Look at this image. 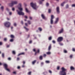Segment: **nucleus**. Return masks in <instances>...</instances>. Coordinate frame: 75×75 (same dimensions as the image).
<instances>
[{"label":"nucleus","instance_id":"f257e3e1","mask_svg":"<svg viewBox=\"0 0 75 75\" xmlns=\"http://www.w3.org/2000/svg\"><path fill=\"white\" fill-rule=\"evenodd\" d=\"M18 6L20 7L18 8V9L20 10V11H18L17 10L18 14H19V15H22V16H24V13L22 12V11H23V8H21V4H19Z\"/></svg>","mask_w":75,"mask_h":75},{"label":"nucleus","instance_id":"f03ea898","mask_svg":"<svg viewBox=\"0 0 75 75\" xmlns=\"http://www.w3.org/2000/svg\"><path fill=\"white\" fill-rule=\"evenodd\" d=\"M61 69L62 71H60L59 74L60 75H67V72H65L67 70L64 67H62Z\"/></svg>","mask_w":75,"mask_h":75},{"label":"nucleus","instance_id":"7ed1b4c3","mask_svg":"<svg viewBox=\"0 0 75 75\" xmlns=\"http://www.w3.org/2000/svg\"><path fill=\"white\" fill-rule=\"evenodd\" d=\"M11 3L9 4V5L10 7H13L14 4H17V1H12Z\"/></svg>","mask_w":75,"mask_h":75},{"label":"nucleus","instance_id":"20e7f679","mask_svg":"<svg viewBox=\"0 0 75 75\" xmlns=\"http://www.w3.org/2000/svg\"><path fill=\"white\" fill-rule=\"evenodd\" d=\"M4 25L6 27H7V28H8L10 26V25H11V23L8 22H6L4 23Z\"/></svg>","mask_w":75,"mask_h":75},{"label":"nucleus","instance_id":"39448f33","mask_svg":"<svg viewBox=\"0 0 75 75\" xmlns=\"http://www.w3.org/2000/svg\"><path fill=\"white\" fill-rule=\"evenodd\" d=\"M3 66L4 67L5 69L6 70V71H8V72H10V69H7V68L8 67V66H7V64H3Z\"/></svg>","mask_w":75,"mask_h":75},{"label":"nucleus","instance_id":"423d86ee","mask_svg":"<svg viewBox=\"0 0 75 75\" xmlns=\"http://www.w3.org/2000/svg\"><path fill=\"white\" fill-rule=\"evenodd\" d=\"M30 5L33 8V9H34V10H36V4H34L33 3H30Z\"/></svg>","mask_w":75,"mask_h":75},{"label":"nucleus","instance_id":"0eeeda50","mask_svg":"<svg viewBox=\"0 0 75 75\" xmlns=\"http://www.w3.org/2000/svg\"><path fill=\"white\" fill-rule=\"evenodd\" d=\"M63 38L62 37H59L57 39V41L58 42H61L62 41H63Z\"/></svg>","mask_w":75,"mask_h":75},{"label":"nucleus","instance_id":"6e6552de","mask_svg":"<svg viewBox=\"0 0 75 75\" xmlns=\"http://www.w3.org/2000/svg\"><path fill=\"white\" fill-rule=\"evenodd\" d=\"M33 52H35V55H37V53H39L40 52V50L38 49L37 50V51L36 52V50L35 49H34L33 50Z\"/></svg>","mask_w":75,"mask_h":75},{"label":"nucleus","instance_id":"1a4fd4ad","mask_svg":"<svg viewBox=\"0 0 75 75\" xmlns=\"http://www.w3.org/2000/svg\"><path fill=\"white\" fill-rule=\"evenodd\" d=\"M54 18V16L53 15L51 16V19L50 20V23L51 24H53V19Z\"/></svg>","mask_w":75,"mask_h":75},{"label":"nucleus","instance_id":"9d476101","mask_svg":"<svg viewBox=\"0 0 75 75\" xmlns=\"http://www.w3.org/2000/svg\"><path fill=\"white\" fill-rule=\"evenodd\" d=\"M41 17H42V18L43 19H44V20H46L47 18L45 17V16H44V15L43 14H42L41 15Z\"/></svg>","mask_w":75,"mask_h":75},{"label":"nucleus","instance_id":"9b49d317","mask_svg":"<svg viewBox=\"0 0 75 75\" xmlns=\"http://www.w3.org/2000/svg\"><path fill=\"white\" fill-rule=\"evenodd\" d=\"M56 11L57 14L59 13V7H57L56 8Z\"/></svg>","mask_w":75,"mask_h":75},{"label":"nucleus","instance_id":"f8f14e48","mask_svg":"<svg viewBox=\"0 0 75 75\" xmlns=\"http://www.w3.org/2000/svg\"><path fill=\"white\" fill-rule=\"evenodd\" d=\"M64 31V29L63 28H62L60 30H59V34H61L63 33Z\"/></svg>","mask_w":75,"mask_h":75},{"label":"nucleus","instance_id":"ddd939ff","mask_svg":"<svg viewBox=\"0 0 75 75\" xmlns=\"http://www.w3.org/2000/svg\"><path fill=\"white\" fill-rule=\"evenodd\" d=\"M59 20V19L58 18H56V21L54 22V23L55 24H57V23H58V21Z\"/></svg>","mask_w":75,"mask_h":75},{"label":"nucleus","instance_id":"4468645a","mask_svg":"<svg viewBox=\"0 0 75 75\" xmlns=\"http://www.w3.org/2000/svg\"><path fill=\"white\" fill-rule=\"evenodd\" d=\"M51 48V45H50L48 48V51H50V50Z\"/></svg>","mask_w":75,"mask_h":75},{"label":"nucleus","instance_id":"2eb2a0df","mask_svg":"<svg viewBox=\"0 0 75 75\" xmlns=\"http://www.w3.org/2000/svg\"><path fill=\"white\" fill-rule=\"evenodd\" d=\"M36 61H37L36 60H34L32 62V64H33V65H34V64H35V62H36Z\"/></svg>","mask_w":75,"mask_h":75},{"label":"nucleus","instance_id":"dca6fc26","mask_svg":"<svg viewBox=\"0 0 75 75\" xmlns=\"http://www.w3.org/2000/svg\"><path fill=\"white\" fill-rule=\"evenodd\" d=\"M70 69L71 70H74V69H75V68L73 67H72V66H71L70 67Z\"/></svg>","mask_w":75,"mask_h":75},{"label":"nucleus","instance_id":"f3484780","mask_svg":"<svg viewBox=\"0 0 75 75\" xmlns=\"http://www.w3.org/2000/svg\"><path fill=\"white\" fill-rule=\"evenodd\" d=\"M65 2H64L63 3H62L61 4V6H62V7H63V6H64V4H65Z\"/></svg>","mask_w":75,"mask_h":75},{"label":"nucleus","instance_id":"a211bd4d","mask_svg":"<svg viewBox=\"0 0 75 75\" xmlns=\"http://www.w3.org/2000/svg\"><path fill=\"white\" fill-rule=\"evenodd\" d=\"M24 52H23V53H20L19 54H18V57L19 56H20V55H24Z\"/></svg>","mask_w":75,"mask_h":75},{"label":"nucleus","instance_id":"6ab92c4d","mask_svg":"<svg viewBox=\"0 0 75 75\" xmlns=\"http://www.w3.org/2000/svg\"><path fill=\"white\" fill-rule=\"evenodd\" d=\"M39 59L40 60H42V56H40V57Z\"/></svg>","mask_w":75,"mask_h":75},{"label":"nucleus","instance_id":"aec40b11","mask_svg":"<svg viewBox=\"0 0 75 75\" xmlns=\"http://www.w3.org/2000/svg\"><path fill=\"white\" fill-rule=\"evenodd\" d=\"M25 11H26V12H27V13H28V12H29L28 10V9H27V8H25Z\"/></svg>","mask_w":75,"mask_h":75},{"label":"nucleus","instance_id":"412c9836","mask_svg":"<svg viewBox=\"0 0 75 75\" xmlns=\"http://www.w3.org/2000/svg\"><path fill=\"white\" fill-rule=\"evenodd\" d=\"M28 24H29V25H30V24H31V21H28Z\"/></svg>","mask_w":75,"mask_h":75},{"label":"nucleus","instance_id":"4be33fe9","mask_svg":"<svg viewBox=\"0 0 75 75\" xmlns=\"http://www.w3.org/2000/svg\"><path fill=\"white\" fill-rule=\"evenodd\" d=\"M38 29L40 31H42V28H39Z\"/></svg>","mask_w":75,"mask_h":75},{"label":"nucleus","instance_id":"5701e85b","mask_svg":"<svg viewBox=\"0 0 75 75\" xmlns=\"http://www.w3.org/2000/svg\"><path fill=\"white\" fill-rule=\"evenodd\" d=\"M48 40H52V37H49Z\"/></svg>","mask_w":75,"mask_h":75},{"label":"nucleus","instance_id":"b1692460","mask_svg":"<svg viewBox=\"0 0 75 75\" xmlns=\"http://www.w3.org/2000/svg\"><path fill=\"white\" fill-rule=\"evenodd\" d=\"M46 53L47 55H50V54H51V52H47Z\"/></svg>","mask_w":75,"mask_h":75},{"label":"nucleus","instance_id":"393cba45","mask_svg":"<svg viewBox=\"0 0 75 75\" xmlns=\"http://www.w3.org/2000/svg\"><path fill=\"white\" fill-rule=\"evenodd\" d=\"M50 62L49 61H45V63L47 64H49Z\"/></svg>","mask_w":75,"mask_h":75},{"label":"nucleus","instance_id":"a878e982","mask_svg":"<svg viewBox=\"0 0 75 75\" xmlns=\"http://www.w3.org/2000/svg\"><path fill=\"white\" fill-rule=\"evenodd\" d=\"M11 37L12 38H14V35H11Z\"/></svg>","mask_w":75,"mask_h":75},{"label":"nucleus","instance_id":"bb28decb","mask_svg":"<svg viewBox=\"0 0 75 75\" xmlns=\"http://www.w3.org/2000/svg\"><path fill=\"white\" fill-rule=\"evenodd\" d=\"M1 9L2 11H3V9H4V7L1 6Z\"/></svg>","mask_w":75,"mask_h":75},{"label":"nucleus","instance_id":"cd10ccee","mask_svg":"<svg viewBox=\"0 0 75 75\" xmlns=\"http://www.w3.org/2000/svg\"><path fill=\"white\" fill-rule=\"evenodd\" d=\"M28 75H30L31 74V72L30 71L28 72Z\"/></svg>","mask_w":75,"mask_h":75},{"label":"nucleus","instance_id":"c85d7f7f","mask_svg":"<svg viewBox=\"0 0 75 75\" xmlns=\"http://www.w3.org/2000/svg\"><path fill=\"white\" fill-rule=\"evenodd\" d=\"M12 54H13L14 55H15L16 54V52L15 51H12Z\"/></svg>","mask_w":75,"mask_h":75},{"label":"nucleus","instance_id":"c756f323","mask_svg":"<svg viewBox=\"0 0 75 75\" xmlns=\"http://www.w3.org/2000/svg\"><path fill=\"white\" fill-rule=\"evenodd\" d=\"M24 28H25V30H27V31H28V30H29L28 29L26 28V27H24Z\"/></svg>","mask_w":75,"mask_h":75},{"label":"nucleus","instance_id":"7c9ffc66","mask_svg":"<svg viewBox=\"0 0 75 75\" xmlns=\"http://www.w3.org/2000/svg\"><path fill=\"white\" fill-rule=\"evenodd\" d=\"M49 73H50V74H51L52 73V71L50 70H49Z\"/></svg>","mask_w":75,"mask_h":75},{"label":"nucleus","instance_id":"2f4dec72","mask_svg":"<svg viewBox=\"0 0 75 75\" xmlns=\"http://www.w3.org/2000/svg\"><path fill=\"white\" fill-rule=\"evenodd\" d=\"M2 57L3 58H4V53L2 54Z\"/></svg>","mask_w":75,"mask_h":75},{"label":"nucleus","instance_id":"473e14b6","mask_svg":"<svg viewBox=\"0 0 75 75\" xmlns=\"http://www.w3.org/2000/svg\"><path fill=\"white\" fill-rule=\"evenodd\" d=\"M42 1H39V4H42Z\"/></svg>","mask_w":75,"mask_h":75},{"label":"nucleus","instance_id":"72a5a7b5","mask_svg":"<svg viewBox=\"0 0 75 75\" xmlns=\"http://www.w3.org/2000/svg\"><path fill=\"white\" fill-rule=\"evenodd\" d=\"M64 53H67V51L66 50H64Z\"/></svg>","mask_w":75,"mask_h":75},{"label":"nucleus","instance_id":"f704fd0d","mask_svg":"<svg viewBox=\"0 0 75 75\" xmlns=\"http://www.w3.org/2000/svg\"><path fill=\"white\" fill-rule=\"evenodd\" d=\"M46 6L47 7L48 6H49V4H48V3H47L46 4Z\"/></svg>","mask_w":75,"mask_h":75},{"label":"nucleus","instance_id":"c9c22d12","mask_svg":"<svg viewBox=\"0 0 75 75\" xmlns=\"http://www.w3.org/2000/svg\"><path fill=\"white\" fill-rule=\"evenodd\" d=\"M8 60H9V61L11 60V59L10 57H9L8 58Z\"/></svg>","mask_w":75,"mask_h":75},{"label":"nucleus","instance_id":"e433bc0d","mask_svg":"<svg viewBox=\"0 0 75 75\" xmlns=\"http://www.w3.org/2000/svg\"><path fill=\"white\" fill-rule=\"evenodd\" d=\"M51 9H49L48 10V12L49 13H51Z\"/></svg>","mask_w":75,"mask_h":75},{"label":"nucleus","instance_id":"4c0bfd02","mask_svg":"<svg viewBox=\"0 0 75 75\" xmlns=\"http://www.w3.org/2000/svg\"><path fill=\"white\" fill-rule=\"evenodd\" d=\"M46 56H47V55H46L45 54H43V57H46Z\"/></svg>","mask_w":75,"mask_h":75},{"label":"nucleus","instance_id":"58836bf2","mask_svg":"<svg viewBox=\"0 0 75 75\" xmlns=\"http://www.w3.org/2000/svg\"><path fill=\"white\" fill-rule=\"evenodd\" d=\"M59 44L60 45H63V44L61 43H59Z\"/></svg>","mask_w":75,"mask_h":75},{"label":"nucleus","instance_id":"ea45409f","mask_svg":"<svg viewBox=\"0 0 75 75\" xmlns=\"http://www.w3.org/2000/svg\"><path fill=\"white\" fill-rule=\"evenodd\" d=\"M72 51H74V52H75V49L74 48H72Z\"/></svg>","mask_w":75,"mask_h":75},{"label":"nucleus","instance_id":"a19ab883","mask_svg":"<svg viewBox=\"0 0 75 75\" xmlns=\"http://www.w3.org/2000/svg\"><path fill=\"white\" fill-rule=\"evenodd\" d=\"M70 58H72V55H70Z\"/></svg>","mask_w":75,"mask_h":75},{"label":"nucleus","instance_id":"79ce46f5","mask_svg":"<svg viewBox=\"0 0 75 75\" xmlns=\"http://www.w3.org/2000/svg\"><path fill=\"white\" fill-rule=\"evenodd\" d=\"M13 39H11L10 40V42H13Z\"/></svg>","mask_w":75,"mask_h":75},{"label":"nucleus","instance_id":"37998d69","mask_svg":"<svg viewBox=\"0 0 75 75\" xmlns=\"http://www.w3.org/2000/svg\"><path fill=\"white\" fill-rule=\"evenodd\" d=\"M4 40L5 41H7V38H4Z\"/></svg>","mask_w":75,"mask_h":75},{"label":"nucleus","instance_id":"c03bdc74","mask_svg":"<svg viewBox=\"0 0 75 75\" xmlns=\"http://www.w3.org/2000/svg\"><path fill=\"white\" fill-rule=\"evenodd\" d=\"M13 25H14V26H16V25H17V24H16V23H14L13 24Z\"/></svg>","mask_w":75,"mask_h":75},{"label":"nucleus","instance_id":"a18cd8bd","mask_svg":"<svg viewBox=\"0 0 75 75\" xmlns=\"http://www.w3.org/2000/svg\"><path fill=\"white\" fill-rule=\"evenodd\" d=\"M72 7H75V4H73L72 5Z\"/></svg>","mask_w":75,"mask_h":75},{"label":"nucleus","instance_id":"49530a36","mask_svg":"<svg viewBox=\"0 0 75 75\" xmlns=\"http://www.w3.org/2000/svg\"><path fill=\"white\" fill-rule=\"evenodd\" d=\"M22 63H23V65H24V64H25V61H23L22 62Z\"/></svg>","mask_w":75,"mask_h":75},{"label":"nucleus","instance_id":"de8ad7c7","mask_svg":"<svg viewBox=\"0 0 75 75\" xmlns=\"http://www.w3.org/2000/svg\"><path fill=\"white\" fill-rule=\"evenodd\" d=\"M66 8H68V5L67 4L66 5Z\"/></svg>","mask_w":75,"mask_h":75},{"label":"nucleus","instance_id":"09e8293b","mask_svg":"<svg viewBox=\"0 0 75 75\" xmlns=\"http://www.w3.org/2000/svg\"><path fill=\"white\" fill-rule=\"evenodd\" d=\"M52 42L53 43H54V44H55V42L54 40H53Z\"/></svg>","mask_w":75,"mask_h":75},{"label":"nucleus","instance_id":"8fccbe9b","mask_svg":"<svg viewBox=\"0 0 75 75\" xmlns=\"http://www.w3.org/2000/svg\"><path fill=\"white\" fill-rule=\"evenodd\" d=\"M29 18L30 19V20H32V17H31V16H30Z\"/></svg>","mask_w":75,"mask_h":75},{"label":"nucleus","instance_id":"3c124183","mask_svg":"<svg viewBox=\"0 0 75 75\" xmlns=\"http://www.w3.org/2000/svg\"><path fill=\"white\" fill-rule=\"evenodd\" d=\"M3 43H2V42H0V45H2Z\"/></svg>","mask_w":75,"mask_h":75},{"label":"nucleus","instance_id":"603ef678","mask_svg":"<svg viewBox=\"0 0 75 75\" xmlns=\"http://www.w3.org/2000/svg\"><path fill=\"white\" fill-rule=\"evenodd\" d=\"M15 10V9H14V8H12V11H14Z\"/></svg>","mask_w":75,"mask_h":75},{"label":"nucleus","instance_id":"864d4df0","mask_svg":"<svg viewBox=\"0 0 75 75\" xmlns=\"http://www.w3.org/2000/svg\"><path fill=\"white\" fill-rule=\"evenodd\" d=\"M57 69L58 70H59V67H57Z\"/></svg>","mask_w":75,"mask_h":75},{"label":"nucleus","instance_id":"5fc2aeb1","mask_svg":"<svg viewBox=\"0 0 75 75\" xmlns=\"http://www.w3.org/2000/svg\"><path fill=\"white\" fill-rule=\"evenodd\" d=\"M12 13L11 12H10L9 13V14L10 15H11Z\"/></svg>","mask_w":75,"mask_h":75},{"label":"nucleus","instance_id":"6e6d98bb","mask_svg":"<svg viewBox=\"0 0 75 75\" xmlns=\"http://www.w3.org/2000/svg\"><path fill=\"white\" fill-rule=\"evenodd\" d=\"M22 67V68H24L25 67V66L24 65H23Z\"/></svg>","mask_w":75,"mask_h":75},{"label":"nucleus","instance_id":"4d7b16f0","mask_svg":"<svg viewBox=\"0 0 75 75\" xmlns=\"http://www.w3.org/2000/svg\"><path fill=\"white\" fill-rule=\"evenodd\" d=\"M24 17L25 18H27V16H24Z\"/></svg>","mask_w":75,"mask_h":75},{"label":"nucleus","instance_id":"13d9d810","mask_svg":"<svg viewBox=\"0 0 75 75\" xmlns=\"http://www.w3.org/2000/svg\"><path fill=\"white\" fill-rule=\"evenodd\" d=\"M25 25L26 26H28V25H27V23H25Z\"/></svg>","mask_w":75,"mask_h":75},{"label":"nucleus","instance_id":"bf43d9fd","mask_svg":"<svg viewBox=\"0 0 75 75\" xmlns=\"http://www.w3.org/2000/svg\"><path fill=\"white\" fill-rule=\"evenodd\" d=\"M19 59H20V58H19L18 57V58H17V61L19 60Z\"/></svg>","mask_w":75,"mask_h":75},{"label":"nucleus","instance_id":"052dcab7","mask_svg":"<svg viewBox=\"0 0 75 75\" xmlns=\"http://www.w3.org/2000/svg\"><path fill=\"white\" fill-rule=\"evenodd\" d=\"M18 69H20V66H18Z\"/></svg>","mask_w":75,"mask_h":75},{"label":"nucleus","instance_id":"680f3d73","mask_svg":"<svg viewBox=\"0 0 75 75\" xmlns=\"http://www.w3.org/2000/svg\"><path fill=\"white\" fill-rule=\"evenodd\" d=\"M21 23L22 24H23V22L22 21H21Z\"/></svg>","mask_w":75,"mask_h":75},{"label":"nucleus","instance_id":"e2e57ef3","mask_svg":"<svg viewBox=\"0 0 75 75\" xmlns=\"http://www.w3.org/2000/svg\"><path fill=\"white\" fill-rule=\"evenodd\" d=\"M13 74H16V72H13Z\"/></svg>","mask_w":75,"mask_h":75},{"label":"nucleus","instance_id":"0e129e2a","mask_svg":"<svg viewBox=\"0 0 75 75\" xmlns=\"http://www.w3.org/2000/svg\"><path fill=\"white\" fill-rule=\"evenodd\" d=\"M31 42H32V41L30 40L29 42V43H31Z\"/></svg>","mask_w":75,"mask_h":75},{"label":"nucleus","instance_id":"69168bd1","mask_svg":"<svg viewBox=\"0 0 75 75\" xmlns=\"http://www.w3.org/2000/svg\"><path fill=\"white\" fill-rule=\"evenodd\" d=\"M6 47L7 48H8V47H10V46L9 45H7Z\"/></svg>","mask_w":75,"mask_h":75},{"label":"nucleus","instance_id":"338daca9","mask_svg":"<svg viewBox=\"0 0 75 75\" xmlns=\"http://www.w3.org/2000/svg\"><path fill=\"white\" fill-rule=\"evenodd\" d=\"M44 64V63H43V62H41V65H43Z\"/></svg>","mask_w":75,"mask_h":75},{"label":"nucleus","instance_id":"774afa93","mask_svg":"<svg viewBox=\"0 0 75 75\" xmlns=\"http://www.w3.org/2000/svg\"><path fill=\"white\" fill-rule=\"evenodd\" d=\"M6 10H7L8 11V8H6Z\"/></svg>","mask_w":75,"mask_h":75}]
</instances>
